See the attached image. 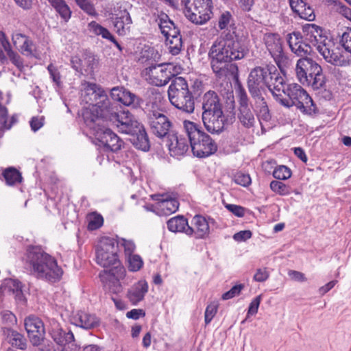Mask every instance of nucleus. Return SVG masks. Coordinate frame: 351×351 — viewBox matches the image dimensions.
<instances>
[{"instance_id":"f257e3e1","label":"nucleus","mask_w":351,"mask_h":351,"mask_svg":"<svg viewBox=\"0 0 351 351\" xmlns=\"http://www.w3.org/2000/svg\"><path fill=\"white\" fill-rule=\"evenodd\" d=\"M234 32H228L217 39L208 51L210 67L217 78L230 75L234 82L238 102L237 118L245 128H253L256 123L254 112L250 99L239 80V68L233 61L241 60L248 53V49Z\"/></svg>"},{"instance_id":"f03ea898","label":"nucleus","mask_w":351,"mask_h":351,"mask_svg":"<svg viewBox=\"0 0 351 351\" xmlns=\"http://www.w3.org/2000/svg\"><path fill=\"white\" fill-rule=\"evenodd\" d=\"M26 271L36 278L47 282L59 281L63 274L57 261L38 245L27 247L24 261Z\"/></svg>"},{"instance_id":"7ed1b4c3","label":"nucleus","mask_w":351,"mask_h":351,"mask_svg":"<svg viewBox=\"0 0 351 351\" xmlns=\"http://www.w3.org/2000/svg\"><path fill=\"white\" fill-rule=\"evenodd\" d=\"M183 129L189 138L193 154L195 157L207 158L217 151L215 141L202 130L199 125L185 120L183 121Z\"/></svg>"},{"instance_id":"20e7f679","label":"nucleus","mask_w":351,"mask_h":351,"mask_svg":"<svg viewBox=\"0 0 351 351\" xmlns=\"http://www.w3.org/2000/svg\"><path fill=\"white\" fill-rule=\"evenodd\" d=\"M282 93L287 96L274 95V99L281 106L290 108L296 106L303 114L311 115L318 112L315 104L307 92L299 84H288Z\"/></svg>"},{"instance_id":"39448f33","label":"nucleus","mask_w":351,"mask_h":351,"mask_svg":"<svg viewBox=\"0 0 351 351\" xmlns=\"http://www.w3.org/2000/svg\"><path fill=\"white\" fill-rule=\"evenodd\" d=\"M119 243L110 237H103L95 250L96 262L106 269L102 271L112 272L116 271L117 275L121 276L125 267L121 264L118 252Z\"/></svg>"},{"instance_id":"423d86ee","label":"nucleus","mask_w":351,"mask_h":351,"mask_svg":"<svg viewBox=\"0 0 351 351\" xmlns=\"http://www.w3.org/2000/svg\"><path fill=\"white\" fill-rule=\"evenodd\" d=\"M168 97L171 104L176 108L188 114L194 112V96L183 77H176L171 80L168 88Z\"/></svg>"},{"instance_id":"0eeeda50","label":"nucleus","mask_w":351,"mask_h":351,"mask_svg":"<svg viewBox=\"0 0 351 351\" xmlns=\"http://www.w3.org/2000/svg\"><path fill=\"white\" fill-rule=\"evenodd\" d=\"M146 121L150 132L159 138H164L172 132L173 123L170 119L158 108L155 103L147 104L144 109Z\"/></svg>"},{"instance_id":"6e6552de","label":"nucleus","mask_w":351,"mask_h":351,"mask_svg":"<svg viewBox=\"0 0 351 351\" xmlns=\"http://www.w3.org/2000/svg\"><path fill=\"white\" fill-rule=\"evenodd\" d=\"M84 86L85 99L87 104L91 106L90 109H85L82 112V117L84 120V114L86 112H91L90 118L97 119V117L102 114V110L107 108L111 104L106 93L103 88L95 83L85 82Z\"/></svg>"},{"instance_id":"1a4fd4ad","label":"nucleus","mask_w":351,"mask_h":351,"mask_svg":"<svg viewBox=\"0 0 351 351\" xmlns=\"http://www.w3.org/2000/svg\"><path fill=\"white\" fill-rule=\"evenodd\" d=\"M106 121L112 122L119 128V131L127 134L136 132L142 125L128 111L119 110L117 106L110 104L107 108L102 110L100 115Z\"/></svg>"},{"instance_id":"9d476101","label":"nucleus","mask_w":351,"mask_h":351,"mask_svg":"<svg viewBox=\"0 0 351 351\" xmlns=\"http://www.w3.org/2000/svg\"><path fill=\"white\" fill-rule=\"evenodd\" d=\"M91 112H86L84 114V123L91 130L95 140L98 142V145L101 147L104 152H108L109 143L112 139V135L114 132L108 128L105 123L107 121L101 116L95 118H90Z\"/></svg>"},{"instance_id":"9b49d317","label":"nucleus","mask_w":351,"mask_h":351,"mask_svg":"<svg viewBox=\"0 0 351 351\" xmlns=\"http://www.w3.org/2000/svg\"><path fill=\"white\" fill-rule=\"evenodd\" d=\"M264 41L267 51L280 71L284 73L285 69L291 65V60L284 51L283 41L280 36L277 33H267L264 36Z\"/></svg>"},{"instance_id":"f8f14e48","label":"nucleus","mask_w":351,"mask_h":351,"mask_svg":"<svg viewBox=\"0 0 351 351\" xmlns=\"http://www.w3.org/2000/svg\"><path fill=\"white\" fill-rule=\"evenodd\" d=\"M267 65L265 67L256 66L252 69L248 75L247 85L248 91L252 99L264 97L267 88Z\"/></svg>"},{"instance_id":"ddd939ff","label":"nucleus","mask_w":351,"mask_h":351,"mask_svg":"<svg viewBox=\"0 0 351 351\" xmlns=\"http://www.w3.org/2000/svg\"><path fill=\"white\" fill-rule=\"evenodd\" d=\"M174 66L171 63L152 64L145 69L150 83L156 86L166 85L171 79L178 77L173 73Z\"/></svg>"},{"instance_id":"4468645a","label":"nucleus","mask_w":351,"mask_h":351,"mask_svg":"<svg viewBox=\"0 0 351 351\" xmlns=\"http://www.w3.org/2000/svg\"><path fill=\"white\" fill-rule=\"evenodd\" d=\"M188 5L189 0H183ZM195 7L193 13L187 14V18L193 23L202 25L211 19L213 3L212 0H193Z\"/></svg>"},{"instance_id":"2eb2a0df","label":"nucleus","mask_w":351,"mask_h":351,"mask_svg":"<svg viewBox=\"0 0 351 351\" xmlns=\"http://www.w3.org/2000/svg\"><path fill=\"white\" fill-rule=\"evenodd\" d=\"M71 67L80 75L84 73L92 74L98 64L96 56L89 50H84L81 54L71 58Z\"/></svg>"},{"instance_id":"dca6fc26","label":"nucleus","mask_w":351,"mask_h":351,"mask_svg":"<svg viewBox=\"0 0 351 351\" xmlns=\"http://www.w3.org/2000/svg\"><path fill=\"white\" fill-rule=\"evenodd\" d=\"M110 96L114 101L134 109L141 107L143 99L123 86H116L110 90Z\"/></svg>"},{"instance_id":"f3484780","label":"nucleus","mask_w":351,"mask_h":351,"mask_svg":"<svg viewBox=\"0 0 351 351\" xmlns=\"http://www.w3.org/2000/svg\"><path fill=\"white\" fill-rule=\"evenodd\" d=\"M6 52L11 62L19 69L23 68V60L19 54L13 51L10 43L3 31H0V62L4 64L7 61V57L4 53Z\"/></svg>"},{"instance_id":"a211bd4d","label":"nucleus","mask_w":351,"mask_h":351,"mask_svg":"<svg viewBox=\"0 0 351 351\" xmlns=\"http://www.w3.org/2000/svg\"><path fill=\"white\" fill-rule=\"evenodd\" d=\"M202 119L206 130L211 134H219L224 130L226 119L223 110L202 113Z\"/></svg>"},{"instance_id":"6ab92c4d","label":"nucleus","mask_w":351,"mask_h":351,"mask_svg":"<svg viewBox=\"0 0 351 351\" xmlns=\"http://www.w3.org/2000/svg\"><path fill=\"white\" fill-rule=\"evenodd\" d=\"M165 138H167V146L171 156L173 157L182 156L189 150V138L182 135L172 131Z\"/></svg>"},{"instance_id":"aec40b11","label":"nucleus","mask_w":351,"mask_h":351,"mask_svg":"<svg viewBox=\"0 0 351 351\" xmlns=\"http://www.w3.org/2000/svg\"><path fill=\"white\" fill-rule=\"evenodd\" d=\"M318 51L322 55L326 62L335 65L341 66L346 63L340 49L335 47L332 41H328L327 44L318 47Z\"/></svg>"},{"instance_id":"412c9836","label":"nucleus","mask_w":351,"mask_h":351,"mask_svg":"<svg viewBox=\"0 0 351 351\" xmlns=\"http://www.w3.org/2000/svg\"><path fill=\"white\" fill-rule=\"evenodd\" d=\"M267 88L274 97L275 95H281L280 92L285 90L288 84H286L284 77L280 75L274 64H267Z\"/></svg>"},{"instance_id":"4be33fe9","label":"nucleus","mask_w":351,"mask_h":351,"mask_svg":"<svg viewBox=\"0 0 351 351\" xmlns=\"http://www.w3.org/2000/svg\"><path fill=\"white\" fill-rule=\"evenodd\" d=\"M302 30L306 33V39L316 47L317 50L319 46L327 44L328 41H332L325 35L324 30L315 24H306L302 27Z\"/></svg>"},{"instance_id":"5701e85b","label":"nucleus","mask_w":351,"mask_h":351,"mask_svg":"<svg viewBox=\"0 0 351 351\" xmlns=\"http://www.w3.org/2000/svg\"><path fill=\"white\" fill-rule=\"evenodd\" d=\"M125 276V270L123 271L121 276L117 275L116 271L112 272L101 271L99 274L104 289L116 294L122 290L120 280L123 279Z\"/></svg>"},{"instance_id":"b1692460","label":"nucleus","mask_w":351,"mask_h":351,"mask_svg":"<svg viewBox=\"0 0 351 351\" xmlns=\"http://www.w3.org/2000/svg\"><path fill=\"white\" fill-rule=\"evenodd\" d=\"M202 113L208 114L215 111L223 110L222 99L214 90H208L204 94L202 98Z\"/></svg>"},{"instance_id":"393cba45","label":"nucleus","mask_w":351,"mask_h":351,"mask_svg":"<svg viewBox=\"0 0 351 351\" xmlns=\"http://www.w3.org/2000/svg\"><path fill=\"white\" fill-rule=\"evenodd\" d=\"M292 11L300 19L313 21L315 19L314 9L304 0H289Z\"/></svg>"},{"instance_id":"a878e982","label":"nucleus","mask_w":351,"mask_h":351,"mask_svg":"<svg viewBox=\"0 0 351 351\" xmlns=\"http://www.w3.org/2000/svg\"><path fill=\"white\" fill-rule=\"evenodd\" d=\"M2 330L3 334L6 337L8 342L12 347L21 350H25L27 348V340L24 335L10 327H3Z\"/></svg>"},{"instance_id":"bb28decb","label":"nucleus","mask_w":351,"mask_h":351,"mask_svg":"<svg viewBox=\"0 0 351 351\" xmlns=\"http://www.w3.org/2000/svg\"><path fill=\"white\" fill-rule=\"evenodd\" d=\"M317 62L309 58H301L296 64L295 73L300 83H307L308 75L312 71Z\"/></svg>"},{"instance_id":"cd10ccee","label":"nucleus","mask_w":351,"mask_h":351,"mask_svg":"<svg viewBox=\"0 0 351 351\" xmlns=\"http://www.w3.org/2000/svg\"><path fill=\"white\" fill-rule=\"evenodd\" d=\"M130 141L132 145L138 149L143 152H148L150 149V142L147 133L143 125H141L136 131L131 133Z\"/></svg>"},{"instance_id":"c85d7f7f","label":"nucleus","mask_w":351,"mask_h":351,"mask_svg":"<svg viewBox=\"0 0 351 351\" xmlns=\"http://www.w3.org/2000/svg\"><path fill=\"white\" fill-rule=\"evenodd\" d=\"M112 18L114 27L119 35L123 36L129 31L132 23L130 13L126 10H119Z\"/></svg>"},{"instance_id":"c756f323","label":"nucleus","mask_w":351,"mask_h":351,"mask_svg":"<svg viewBox=\"0 0 351 351\" xmlns=\"http://www.w3.org/2000/svg\"><path fill=\"white\" fill-rule=\"evenodd\" d=\"M49 334L53 341L62 348L75 340L74 335L71 330L66 332L59 325L52 327L49 330Z\"/></svg>"},{"instance_id":"7c9ffc66","label":"nucleus","mask_w":351,"mask_h":351,"mask_svg":"<svg viewBox=\"0 0 351 351\" xmlns=\"http://www.w3.org/2000/svg\"><path fill=\"white\" fill-rule=\"evenodd\" d=\"M167 224L169 230L173 232H182L191 236L194 232V228L189 226L187 219L181 215L171 218Z\"/></svg>"},{"instance_id":"2f4dec72","label":"nucleus","mask_w":351,"mask_h":351,"mask_svg":"<svg viewBox=\"0 0 351 351\" xmlns=\"http://www.w3.org/2000/svg\"><path fill=\"white\" fill-rule=\"evenodd\" d=\"M304 86H311L313 89L317 90L324 87L326 84V77L323 73L322 66L317 63L309 75H308L307 83H301Z\"/></svg>"},{"instance_id":"473e14b6","label":"nucleus","mask_w":351,"mask_h":351,"mask_svg":"<svg viewBox=\"0 0 351 351\" xmlns=\"http://www.w3.org/2000/svg\"><path fill=\"white\" fill-rule=\"evenodd\" d=\"M148 291V284L145 280H140L136 285L128 291L127 296L129 300L134 305L144 299Z\"/></svg>"},{"instance_id":"72a5a7b5","label":"nucleus","mask_w":351,"mask_h":351,"mask_svg":"<svg viewBox=\"0 0 351 351\" xmlns=\"http://www.w3.org/2000/svg\"><path fill=\"white\" fill-rule=\"evenodd\" d=\"M161 197L162 195H160L152 196L153 199L158 201V206L162 215H169L178 210L179 202L176 199H161Z\"/></svg>"},{"instance_id":"f704fd0d","label":"nucleus","mask_w":351,"mask_h":351,"mask_svg":"<svg viewBox=\"0 0 351 351\" xmlns=\"http://www.w3.org/2000/svg\"><path fill=\"white\" fill-rule=\"evenodd\" d=\"M195 226L193 234L196 239H204L209 234V225L206 218L201 215H195L192 219Z\"/></svg>"},{"instance_id":"c9c22d12","label":"nucleus","mask_w":351,"mask_h":351,"mask_svg":"<svg viewBox=\"0 0 351 351\" xmlns=\"http://www.w3.org/2000/svg\"><path fill=\"white\" fill-rule=\"evenodd\" d=\"M76 325L85 329H90L99 324V319L95 315H91L84 311L79 312L75 317Z\"/></svg>"},{"instance_id":"e433bc0d","label":"nucleus","mask_w":351,"mask_h":351,"mask_svg":"<svg viewBox=\"0 0 351 351\" xmlns=\"http://www.w3.org/2000/svg\"><path fill=\"white\" fill-rule=\"evenodd\" d=\"M59 14L64 22L67 23L71 17V11L64 0H47Z\"/></svg>"},{"instance_id":"4c0bfd02","label":"nucleus","mask_w":351,"mask_h":351,"mask_svg":"<svg viewBox=\"0 0 351 351\" xmlns=\"http://www.w3.org/2000/svg\"><path fill=\"white\" fill-rule=\"evenodd\" d=\"M5 183L8 186H13L16 183H21L23 178L21 173L14 167L5 169L2 173Z\"/></svg>"},{"instance_id":"58836bf2","label":"nucleus","mask_w":351,"mask_h":351,"mask_svg":"<svg viewBox=\"0 0 351 351\" xmlns=\"http://www.w3.org/2000/svg\"><path fill=\"white\" fill-rule=\"evenodd\" d=\"M27 333L29 340L34 347H38L44 343L46 334L45 326L38 328L32 332H27Z\"/></svg>"},{"instance_id":"ea45409f","label":"nucleus","mask_w":351,"mask_h":351,"mask_svg":"<svg viewBox=\"0 0 351 351\" xmlns=\"http://www.w3.org/2000/svg\"><path fill=\"white\" fill-rule=\"evenodd\" d=\"M253 100L254 101L256 107L258 108V116L260 118L265 121H269L271 116L264 97H261L258 99H253Z\"/></svg>"},{"instance_id":"a19ab883","label":"nucleus","mask_w":351,"mask_h":351,"mask_svg":"<svg viewBox=\"0 0 351 351\" xmlns=\"http://www.w3.org/2000/svg\"><path fill=\"white\" fill-rule=\"evenodd\" d=\"M166 45L168 47L169 53L173 56L178 55L183 47L182 35L165 40Z\"/></svg>"},{"instance_id":"79ce46f5","label":"nucleus","mask_w":351,"mask_h":351,"mask_svg":"<svg viewBox=\"0 0 351 351\" xmlns=\"http://www.w3.org/2000/svg\"><path fill=\"white\" fill-rule=\"evenodd\" d=\"M47 69L55 88L56 90L62 88L63 87V82L62 81V75L58 68L53 64L50 63Z\"/></svg>"},{"instance_id":"37998d69","label":"nucleus","mask_w":351,"mask_h":351,"mask_svg":"<svg viewBox=\"0 0 351 351\" xmlns=\"http://www.w3.org/2000/svg\"><path fill=\"white\" fill-rule=\"evenodd\" d=\"M24 326L26 332H30L45 326L43 320L34 315H30L25 317L24 320Z\"/></svg>"},{"instance_id":"c03bdc74","label":"nucleus","mask_w":351,"mask_h":351,"mask_svg":"<svg viewBox=\"0 0 351 351\" xmlns=\"http://www.w3.org/2000/svg\"><path fill=\"white\" fill-rule=\"evenodd\" d=\"M158 26L160 29L161 34L164 36L173 29V27L177 26L174 22L171 20L169 16L162 12L158 15Z\"/></svg>"},{"instance_id":"a18cd8bd","label":"nucleus","mask_w":351,"mask_h":351,"mask_svg":"<svg viewBox=\"0 0 351 351\" xmlns=\"http://www.w3.org/2000/svg\"><path fill=\"white\" fill-rule=\"evenodd\" d=\"M269 186L273 192L280 195H288L291 193V187L279 180L271 181Z\"/></svg>"},{"instance_id":"49530a36","label":"nucleus","mask_w":351,"mask_h":351,"mask_svg":"<svg viewBox=\"0 0 351 351\" xmlns=\"http://www.w3.org/2000/svg\"><path fill=\"white\" fill-rule=\"evenodd\" d=\"M291 169L285 165H278L273 171V176L279 180H287L291 178Z\"/></svg>"},{"instance_id":"de8ad7c7","label":"nucleus","mask_w":351,"mask_h":351,"mask_svg":"<svg viewBox=\"0 0 351 351\" xmlns=\"http://www.w3.org/2000/svg\"><path fill=\"white\" fill-rule=\"evenodd\" d=\"M104 223L103 217L97 213H93L89 215L88 230H96L101 228Z\"/></svg>"},{"instance_id":"09e8293b","label":"nucleus","mask_w":351,"mask_h":351,"mask_svg":"<svg viewBox=\"0 0 351 351\" xmlns=\"http://www.w3.org/2000/svg\"><path fill=\"white\" fill-rule=\"evenodd\" d=\"M291 51L298 56H304L306 58L307 55L312 53L313 49L310 44L302 40L295 47H293Z\"/></svg>"},{"instance_id":"8fccbe9b","label":"nucleus","mask_w":351,"mask_h":351,"mask_svg":"<svg viewBox=\"0 0 351 351\" xmlns=\"http://www.w3.org/2000/svg\"><path fill=\"white\" fill-rule=\"evenodd\" d=\"M128 269L130 271H137L140 270L143 265V261L142 258L138 254H132L128 256Z\"/></svg>"},{"instance_id":"3c124183","label":"nucleus","mask_w":351,"mask_h":351,"mask_svg":"<svg viewBox=\"0 0 351 351\" xmlns=\"http://www.w3.org/2000/svg\"><path fill=\"white\" fill-rule=\"evenodd\" d=\"M233 180L236 184L244 187L248 186L252 182L250 176L242 171L237 172L234 175Z\"/></svg>"},{"instance_id":"603ef678","label":"nucleus","mask_w":351,"mask_h":351,"mask_svg":"<svg viewBox=\"0 0 351 351\" xmlns=\"http://www.w3.org/2000/svg\"><path fill=\"white\" fill-rule=\"evenodd\" d=\"M231 22H233L232 14L229 11H224L219 17L218 27L221 30L225 29L228 28Z\"/></svg>"},{"instance_id":"864d4df0","label":"nucleus","mask_w":351,"mask_h":351,"mask_svg":"<svg viewBox=\"0 0 351 351\" xmlns=\"http://www.w3.org/2000/svg\"><path fill=\"white\" fill-rule=\"evenodd\" d=\"M340 43L345 50L351 53V27H347L342 33Z\"/></svg>"},{"instance_id":"5fc2aeb1","label":"nucleus","mask_w":351,"mask_h":351,"mask_svg":"<svg viewBox=\"0 0 351 351\" xmlns=\"http://www.w3.org/2000/svg\"><path fill=\"white\" fill-rule=\"evenodd\" d=\"M287 43L291 51L295 47L303 40L302 34L300 32H293L287 34Z\"/></svg>"},{"instance_id":"6e6d98bb","label":"nucleus","mask_w":351,"mask_h":351,"mask_svg":"<svg viewBox=\"0 0 351 351\" xmlns=\"http://www.w3.org/2000/svg\"><path fill=\"white\" fill-rule=\"evenodd\" d=\"M244 287L243 284H239L233 286L229 291L223 293L221 299L227 300L239 295L241 293V291L244 289Z\"/></svg>"},{"instance_id":"4d7b16f0","label":"nucleus","mask_w":351,"mask_h":351,"mask_svg":"<svg viewBox=\"0 0 351 351\" xmlns=\"http://www.w3.org/2000/svg\"><path fill=\"white\" fill-rule=\"evenodd\" d=\"M112 135V139L109 143V147L108 149V152H117L121 150L124 143L121 138H120L117 134Z\"/></svg>"},{"instance_id":"13d9d810","label":"nucleus","mask_w":351,"mask_h":351,"mask_svg":"<svg viewBox=\"0 0 351 351\" xmlns=\"http://www.w3.org/2000/svg\"><path fill=\"white\" fill-rule=\"evenodd\" d=\"M218 309V306L215 303H210L208 304L205 311L204 318H205V324L208 325L210 324L211 320L215 316Z\"/></svg>"},{"instance_id":"bf43d9fd","label":"nucleus","mask_w":351,"mask_h":351,"mask_svg":"<svg viewBox=\"0 0 351 351\" xmlns=\"http://www.w3.org/2000/svg\"><path fill=\"white\" fill-rule=\"evenodd\" d=\"M3 322L10 327L16 322L15 315L10 311L5 310L0 313Z\"/></svg>"},{"instance_id":"052dcab7","label":"nucleus","mask_w":351,"mask_h":351,"mask_svg":"<svg viewBox=\"0 0 351 351\" xmlns=\"http://www.w3.org/2000/svg\"><path fill=\"white\" fill-rule=\"evenodd\" d=\"M34 46L33 41L29 36H26L23 45H20L19 50L21 52L26 56H31L33 54L32 47Z\"/></svg>"},{"instance_id":"680f3d73","label":"nucleus","mask_w":351,"mask_h":351,"mask_svg":"<svg viewBox=\"0 0 351 351\" xmlns=\"http://www.w3.org/2000/svg\"><path fill=\"white\" fill-rule=\"evenodd\" d=\"M261 300L262 295H258L252 300L248 307L247 317L257 313Z\"/></svg>"},{"instance_id":"e2e57ef3","label":"nucleus","mask_w":351,"mask_h":351,"mask_svg":"<svg viewBox=\"0 0 351 351\" xmlns=\"http://www.w3.org/2000/svg\"><path fill=\"white\" fill-rule=\"evenodd\" d=\"M225 207L238 217H243L245 215V208L241 206L227 204Z\"/></svg>"},{"instance_id":"0e129e2a","label":"nucleus","mask_w":351,"mask_h":351,"mask_svg":"<svg viewBox=\"0 0 351 351\" xmlns=\"http://www.w3.org/2000/svg\"><path fill=\"white\" fill-rule=\"evenodd\" d=\"M77 5L90 15L95 14L93 5L88 1V0H75Z\"/></svg>"},{"instance_id":"69168bd1","label":"nucleus","mask_w":351,"mask_h":351,"mask_svg":"<svg viewBox=\"0 0 351 351\" xmlns=\"http://www.w3.org/2000/svg\"><path fill=\"white\" fill-rule=\"evenodd\" d=\"M6 287L9 291L12 292L13 294L18 290L23 289V285L19 280L10 278L6 281Z\"/></svg>"},{"instance_id":"338daca9","label":"nucleus","mask_w":351,"mask_h":351,"mask_svg":"<svg viewBox=\"0 0 351 351\" xmlns=\"http://www.w3.org/2000/svg\"><path fill=\"white\" fill-rule=\"evenodd\" d=\"M44 121V117H33L29 121L32 130L34 132L38 131L43 126Z\"/></svg>"},{"instance_id":"774afa93","label":"nucleus","mask_w":351,"mask_h":351,"mask_svg":"<svg viewBox=\"0 0 351 351\" xmlns=\"http://www.w3.org/2000/svg\"><path fill=\"white\" fill-rule=\"evenodd\" d=\"M336 7L337 12L351 21V8L341 2L337 3Z\"/></svg>"}]
</instances>
